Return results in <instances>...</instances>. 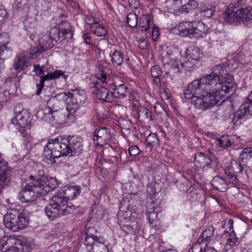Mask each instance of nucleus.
<instances>
[{
  "label": "nucleus",
  "mask_w": 252,
  "mask_h": 252,
  "mask_svg": "<svg viewBox=\"0 0 252 252\" xmlns=\"http://www.w3.org/2000/svg\"><path fill=\"white\" fill-rule=\"evenodd\" d=\"M233 80L225 65L217 64L212 68L211 73L189 84L184 96L191 99L195 108L206 111L218 104L225 94L235 91Z\"/></svg>",
  "instance_id": "nucleus-1"
},
{
  "label": "nucleus",
  "mask_w": 252,
  "mask_h": 252,
  "mask_svg": "<svg viewBox=\"0 0 252 252\" xmlns=\"http://www.w3.org/2000/svg\"><path fill=\"white\" fill-rule=\"evenodd\" d=\"M83 140L78 136H69L67 137L59 136L55 139H50L45 146L43 155L51 161L56 162V158L69 154L71 156L80 155L83 150Z\"/></svg>",
  "instance_id": "nucleus-2"
},
{
  "label": "nucleus",
  "mask_w": 252,
  "mask_h": 252,
  "mask_svg": "<svg viewBox=\"0 0 252 252\" xmlns=\"http://www.w3.org/2000/svg\"><path fill=\"white\" fill-rule=\"evenodd\" d=\"M80 192L79 186L65 187L61 189L45 208V213L49 219L53 220L73 213L75 207L68 200L73 199Z\"/></svg>",
  "instance_id": "nucleus-3"
},
{
  "label": "nucleus",
  "mask_w": 252,
  "mask_h": 252,
  "mask_svg": "<svg viewBox=\"0 0 252 252\" xmlns=\"http://www.w3.org/2000/svg\"><path fill=\"white\" fill-rule=\"evenodd\" d=\"M184 54L185 57H182L179 62L175 59L171 60L170 62L164 63V59H162L163 63L166 65L165 68L167 69L166 74L173 76L179 72L181 68L187 71L191 70L198 64L203 57L201 50L195 46L189 47Z\"/></svg>",
  "instance_id": "nucleus-4"
},
{
  "label": "nucleus",
  "mask_w": 252,
  "mask_h": 252,
  "mask_svg": "<svg viewBox=\"0 0 252 252\" xmlns=\"http://www.w3.org/2000/svg\"><path fill=\"white\" fill-rule=\"evenodd\" d=\"M224 19L229 24L242 23L248 26L252 22V8L238 2L230 4L225 11Z\"/></svg>",
  "instance_id": "nucleus-5"
},
{
  "label": "nucleus",
  "mask_w": 252,
  "mask_h": 252,
  "mask_svg": "<svg viewBox=\"0 0 252 252\" xmlns=\"http://www.w3.org/2000/svg\"><path fill=\"white\" fill-rule=\"evenodd\" d=\"M29 220V212L26 210L19 212L17 210H11L3 217L5 227L13 232H17L27 227Z\"/></svg>",
  "instance_id": "nucleus-6"
},
{
  "label": "nucleus",
  "mask_w": 252,
  "mask_h": 252,
  "mask_svg": "<svg viewBox=\"0 0 252 252\" xmlns=\"http://www.w3.org/2000/svg\"><path fill=\"white\" fill-rule=\"evenodd\" d=\"M179 34L181 37L191 38H202L209 33L208 26L201 21L186 22L179 26Z\"/></svg>",
  "instance_id": "nucleus-7"
},
{
  "label": "nucleus",
  "mask_w": 252,
  "mask_h": 252,
  "mask_svg": "<svg viewBox=\"0 0 252 252\" xmlns=\"http://www.w3.org/2000/svg\"><path fill=\"white\" fill-rule=\"evenodd\" d=\"M62 102L56 97L50 98L47 102V106L37 113V116L47 122L56 121L57 123H63L65 122L72 121L73 120H59L61 114L60 109Z\"/></svg>",
  "instance_id": "nucleus-8"
},
{
  "label": "nucleus",
  "mask_w": 252,
  "mask_h": 252,
  "mask_svg": "<svg viewBox=\"0 0 252 252\" xmlns=\"http://www.w3.org/2000/svg\"><path fill=\"white\" fill-rule=\"evenodd\" d=\"M16 239L14 236H4L0 239V251L2 252H29L32 247L24 238Z\"/></svg>",
  "instance_id": "nucleus-9"
},
{
  "label": "nucleus",
  "mask_w": 252,
  "mask_h": 252,
  "mask_svg": "<svg viewBox=\"0 0 252 252\" xmlns=\"http://www.w3.org/2000/svg\"><path fill=\"white\" fill-rule=\"evenodd\" d=\"M99 83L106 85H108L109 89L113 90L112 95L119 99L125 98L128 94V88L124 84L116 85L112 82V77L103 70H99L95 75Z\"/></svg>",
  "instance_id": "nucleus-10"
},
{
  "label": "nucleus",
  "mask_w": 252,
  "mask_h": 252,
  "mask_svg": "<svg viewBox=\"0 0 252 252\" xmlns=\"http://www.w3.org/2000/svg\"><path fill=\"white\" fill-rule=\"evenodd\" d=\"M62 97L66 101V110L68 114L73 115L86 101V96L83 91L72 90L67 93L61 94Z\"/></svg>",
  "instance_id": "nucleus-11"
},
{
  "label": "nucleus",
  "mask_w": 252,
  "mask_h": 252,
  "mask_svg": "<svg viewBox=\"0 0 252 252\" xmlns=\"http://www.w3.org/2000/svg\"><path fill=\"white\" fill-rule=\"evenodd\" d=\"M28 181L32 183H37L36 186L45 190L44 192H50L58 186L56 179L45 176L44 171L42 169L38 170L35 175H30Z\"/></svg>",
  "instance_id": "nucleus-12"
},
{
  "label": "nucleus",
  "mask_w": 252,
  "mask_h": 252,
  "mask_svg": "<svg viewBox=\"0 0 252 252\" xmlns=\"http://www.w3.org/2000/svg\"><path fill=\"white\" fill-rule=\"evenodd\" d=\"M37 183L29 182L28 185L22 188L19 192L18 197L22 203H30L35 201L37 197L44 195L48 192L36 186Z\"/></svg>",
  "instance_id": "nucleus-13"
},
{
  "label": "nucleus",
  "mask_w": 252,
  "mask_h": 252,
  "mask_svg": "<svg viewBox=\"0 0 252 252\" xmlns=\"http://www.w3.org/2000/svg\"><path fill=\"white\" fill-rule=\"evenodd\" d=\"M15 117L11 119V123L14 125H18L19 126H27L31 128V120L28 123L30 114L27 110L16 108L14 111Z\"/></svg>",
  "instance_id": "nucleus-14"
},
{
  "label": "nucleus",
  "mask_w": 252,
  "mask_h": 252,
  "mask_svg": "<svg viewBox=\"0 0 252 252\" xmlns=\"http://www.w3.org/2000/svg\"><path fill=\"white\" fill-rule=\"evenodd\" d=\"M173 2L177 7L176 12L182 14H187L198 6L195 0H173Z\"/></svg>",
  "instance_id": "nucleus-15"
},
{
  "label": "nucleus",
  "mask_w": 252,
  "mask_h": 252,
  "mask_svg": "<svg viewBox=\"0 0 252 252\" xmlns=\"http://www.w3.org/2000/svg\"><path fill=\"white\" fill-rule=\"evenodd\" d=\"M84 243L87 247H90L93 252H108L106 245L96 237L87 235Z\"/></svg>",
  "instance_id": "nucleus-16"
},
{
  "label": "nucleus",
  "mask_w": 252,
  "mask_h": 252,
  "mask_svg": "<svg viewBox=\"0 0 252 252\" xmlns=\"http://www.w3.org/2000/svg\"><path fill=\"white\" fill-rule=\"evenodd\" d=\"M94 140L99 146L109 143L112 137L109 130L104 127L96 128L94 131Z\"/></svg>",
  "instance_id": "nucleus-17"
},
{
  "label": "nucleus",
  "mask_w": 252,
  "mask_h": 252,
  "mask_svg": "<svg viewBox=\"0 0 252 252\" xmlns=\"http://www.w3.org/2000/svg\"><path fill=\"white\" fill-rule=\"evenodd\" d=\"M212 160L209 156L203 153L195 154L194 157V164L197 168L202 169L203 170L210 168Z\"/></svg>",
  "instance_id": "nucleus-18"
},
{
  "label": "nucleus",
  "mask_w": 252,
  "mask_h": 252,
  "mask_svg": "<svg viewBox=\"0 0 252 252\" xmlns=\"http://www.w3.org/2000/svg\"><path fill=\"white\" fill-rule=\"evenodd\" d=\"M11 178V168L9 166L0 169V194L4 188L10 184Z\"/></svg>",
  "instance_id": "nucleus-19"
},
{
  "label": "nucleus",
  "mask_w": 252,
  "mask_h": 252,
  "mask_svg": "<svg viewBox=\"0 0 252 252\" xmlns=\"http://www.w3.org/2000/svg\"><path fill=\"white\" fill-rule=\"evenodd\" d=\"M215 228L212 226H209L202 232V234L198 238L199 243H203L205 246L207 244L214 243L216 239L214 235Z\"/></svg>",
  "instance_id": "nucleus-20"
},
{
  "label": "nucleus",
  "mask_w": 252,
  "mask_h": 252,
  "mask_svg": "<svg viewBox=\"0 0 252 252\" xmlns=\"http://www.w3.org/2000/svg\"><path fill=\"white\" fill-rule=\"evenodd\" d=\"M227 225L229 228V233L226 236L227 239L226 241L225 247L226 249H231L234 247L238 242V238L236 236L235 233L233 229V220L229 219L228 221Z\"/></svg>",
  "instance_id": "nucleus-21"
},
{
  "label": "nucleus",
  "mask_w": 252,
  "mask_h": 252,
  "mask_svg": "<svg viewBox=\"0 0 252 252\" xmlns=\"http://www.w3.org/2000/svg\"><path fill=\"white\" fill-rule=\"evenodd\" d=\"M251 111L249 110V106L246 107L243 104L241 105L240 109L237 111L233 116L232 122L234 125H240L242 121L245 120L246 116Z\"/></svg>",
  "instance_id": "nucleus-22"
},
{
  "label": "nucleus",
  "mask_w": 252,
  "mask_h": 252,
  "mask_svg": "<svg viewBox=\"0 0 252 252\" xmlns=\"http://www.w3.org/2000/svg\"><path fill=\"white\" fill-rule=\"evenodd\" d=\"M12 66L14 69L19 73L28 67V62L25 56L19 55L14 58Z\"/></svg>",
  "instance_id": "nucleus-23"
},
{
  "label": "nucleus",
  "mask_w": 252,
  "mask_h": 252,
  "mask_svg": "<svg viewBox=\"0 0 252 252\" xmlns=\"http://www.w3.org/2000/svg\"><path fill=\"white\" fill-rule=\"evenodd\" d=\"M98 88L96 93V96L98 99L111 102L113 101L112 93L109 94L108 91V85Z\"/></svg>",
  "instance_id": "nucleus-24"
},
{
  "label": "nucleus",
  "mask_w": 252,
  "mask_h": 252,
  "mask_svg": "<svg viewBox=\"0 0 252 252\" xmlns=\"http://www.w3.org/2000/svg\"><path fill=\"white\" fill-rule=\"evenodd\" d=\"M211 185L216 190L221 192L226 191L228 188L225 180L220 176H216L212 179Z\"/></svg>",
  "instance_id": "nucleus-25"
},
{
  "label": "nucleus",
  "mask_w": 252,
  "mask_h": 252,
  "mask_svg": "<svg viewBox=\"0 0 252 252\" xmlns=\"http://www.w3.org/2000/svg\"><path fill=\"white\" fill-rule=\"evenodd\" d=\"M109 56L111 63L114 67L121 66L124 62V55L119 50L111 51L109 53Z\"/></svg>",
  "instance_id": "nucleus-26"
},
{
  "label": "nucleus",
  "mask_w": 252,
  "mask_h": 252,
  "mask_svg": "<svg viewBox=\"0 0 252 252\" xmlns=\"http://www.w3.org/2000/svg\"><path fill=\"white\" fill-rule=\"evenodd\" d=\"M246 166V165L239 161V160L238 161L233 160L231 161L230 165L228 166L226 170H227V173L238 174L243 171Z\"/></svg>",
  "instance_id": "nucleus-27"
},
{
  "label": "nucleus",
  "mask_w": 252,
  "mask_h": 252,
  "mask_svg": "<svg viewBox=\"0 0 252 252\" xmlns=\"http://www.w3.org/2000/svg\"><path fill=\"white\" fill-rule=\"evenodd\" d=\"M153 26V22L150 16L148 15H142L139 21V27L141 31L148 32Z\"/></svg>",
  "instance_id": "nucleus-28"
},
{
  "label": "nucleus",
  "mask_w": 252,
  "mask_h": 252,
  "mask_svg": "<svg viewBox=\"0 0 252 252\" xmlns=\"http://www.w3.org/2000/svg\"><path fill=\"white\" fill-rule=\"evenodd\" d=\"M91 30L94 34L98 36L105 37L107 35L108 32L106 28L98 22H95L94 24L90 26Z\"/></svg>",
  "instance_id": "nucleus-29"
},
{
  "label": "nucleus",
  "mask_w": 252,
  "mask_h": 252,
  "mask_svg": "<svg viewBox=\"0 0 252 252\" xmlns=\"http://www.w3.org/2000/svg\"><path fill=\"white\" fill-rule=\"evenodd\" d=\"M137 113L138 119L148 122L152 120L151 112L146 108L139 106L137 109Z\"/></svg>",
  "instance_id": "nucleus-30"
},
{
  "label": "nucleus",
  "mask_w": 252,
  "mask_h": 252,
  "mask_svg": "<svg viewBox=\"0 0 252 252\" xmlns=\"http://www.w3.org/2000/svg\"><path fill=\"white\" fill-rule=\"evenodd\" d=\"M146 146L151 150L152 148H158L159 147V140L158 135L155 133L150 134L147 137Z\"/></svg>",
  "instance_id": "nucleus-31"
},
{
  "label": "nucleus",
  "mask_w": 252,
  "mask_h": 252,
  "mask_svg": "<svg viewBox=\"0 0 252 252\" xmlns=\"http://www.w3.org/2000/svg\"><path fill=\"white\" fill-rule=\"evenodd\" d=\"M252 157V147H248L244 148L241 152L239 157V161L246 165L247 162Z\"/></svg>",
  "instance_id": "nucleus-32"
},
{
  "label": "nucleus",
  "mask_w": 252,
  "mask_h": 252,
  "mask_svg": "<svg viewBox=\"0 0 252 252\" xmlns=\"http://www.w3.org/2000/svg\"><path fill=\"white\" fill-rule=\"evenodd\" d=\"M216 144L220 148L226 149L231 146L232 143L229 136L223 135L216 140Z\"/></svg>",
  "instance_id": "nucleus-33"
},
{
  "label": "nucleus",
  "mask_w": 252,
  "mask_h": 252,
  "mask_svg": "<svg viewBox=\"0 0 252 252\" xmlns=\"http://www.w3.org/2000/svg\"><path fill=\"white\" fill-rule=\"evenodd\" d=\"M152 76L153 78L154 83L157 85L160 84L159 77L161 76L162 71L159 66L156 65L153 66L150 70Z\"/></svg>",
  "instance_id": "nucleus-34"
},
{
  "label": "nucleus",
  "mask_w": 252,
  "mask_h": 252,
  "mask_svg": "<svg viewBox=\"0 0 252 252\" xmlns=\"http://www.w3.org/2000/svg\"><path fill=\"white\" fill-rule=\"evenodd\" d=\"M53 42L54 41L51 40L50 37L49 39H48V38L45 36L41 38L39 40V44L43 51H46L52 48L55 45Z\"/></svg>",
  "instance_id": "nucleus-35"
},
{
  "label": "nucleus",
  "mask_w": 252,
  "mask_h": 252,
  "mask_svg": "<svg viewBox=\"0 0 252 252\" xmlns=\"http://www.w3.org/2000/svg\"><path fill=\"white\" fill-rule=\"evenodd\" d=\"M53 80L50 72L47 74L40 76V79L39 84H37L38 90L36 93L37 95H39L41 93V91L44 87V83L45 81Z\"/></svg>",
  "instance_id": "nucleus-36"
},
{
  "label": "nucleus",
  "mask_w": 252,
  "mask_h": 252,
  "mask_svg": "<svg viewBox=\"0 0 252 252\" xmlns=\"http://www.w3.org/2000/svg\"><path fill=\"white\" fill-rule=\"evenodd\" d=\"M122 230L126 235L136 234L138 232V227L136 224H134L133 225H130L129 224L124 225L122 227Z\"/></svg>",
  "instance_id": "nucleus-37"
},
{
  "label": "nucleus",
  "mask_w": 252,
  "mask_h": 252,
  "mask_svg": "<svg viewBox=\"0 0 252 252\" xmlns=\"http://www.w3.org/2000/svg\"><path fill=\"white\" fill-rule=\"evenodd\" d=\"M127 23L129 27L135 28L138 24V18L134 13H129L127 15Z\"/></svg>",
  "instance_id": "nucleus-38"
},
{
  "label": "nucleus",
  "mask_w": 252,
  "mask_h": 252,
  "mask_svg": "<svg viewBox=\"0 0 252 252\" xmlns=\"http://www.w3.org/2000/svg\"><path fill=\"white\" fill-rule=\"evenodd\" d=\"M60 30L58 26H55L52 28L49 32V37L54 42H56L60 38Z\"/></svg>",
  "instance_id": "nucleus-39"
},
{
  "label": "nucleus",
  "mask_w": 252,
  "mask_h": 252,
  "mask_svg": "<svg viewBox=\"0 0 252 252\" xmlns=\"http://www.w3.org/2000/svg\"><path fill=\"white\" fill-rule=\"evenodd\" d=\"M215 10V8L214 6L207 8L203 7L200 9V13L201 16L209 18L213 16Z\"/></svg>",
  "instance_id": "nucleus-40"
},
{
  "label": "nucleus",
  "mask_w": 252,
  "mask_h": 252,
  "mask_svg": "<svg viewBox=\"0 0 252 252\" xmlns=\"http://www.w3.org/2000/svg\"><path fill=\"white\" fill-rule=\"evenodd\" d=\"M225 173L227 176L228 182L229 184H231L233 185H237L238 184V181L237 178L236 174H230L227 173V170H225Z\"/></svg>",
  "instance_id": "nucleus-41"
},
{
  "label": "nucleus",
  "mask_w": 252,
  "mask_h": 252,
  "mask_svg": "<svg viewBox=\"0 0 252 252\" xmlns=\"http://www.w3.org/2000/svg\"><path fill=\"white\" fill-rule=\"evenodd\" d=\"M204 245L203 243H199L198 239L196 243H195L191 248V251L190 250L189 252H202V247Z\"/></svg>",
  "instance_id": "nucleus-42"
},
{
  "label": "nucleus",
  "mask_w": 252,
  "mask_h": 252,
  "mask_svg": "<svg viewBox=\"0 0 252 252\" xmlns=\"http://www.w3.org/2000/svg\"><path fill=\"white\" fill-rule=\"evenodd\" d=\"M62 34L63 36V38H71L73 36V33L71 31V29L69 26H68L67 29L63 30L62 31Z\"/></svg>",
  "instance_id": "nucleus-43"
},
{
  "label": "nucleus",
  "mask_w": 252,
  "mask_h": 252,
  "mask_svg": "<svg viewBox=\"0 0 252 252\" xmlns=\"http://www.w3.org/2000/svg\"><path fill=\"white\" fill-rule=\"evenodd\" d=\"M9 38L8 35L6 33H3L0 34V45H5L9 42Z\"/></svg>",
  "instance_id": "nucleus-44"
},
{
  "label": "nucleus",
  "mask_w": 252,
  "mask_h": 252,
  "mask_svg": "<svg viewBox=\"0 0 252 252\" xmlns=\"http://www.w3.org/2000/svg\"><path fill=\"white\" fill-rule=\"evenodd\" d=\"M128 152L130 155L135 156L138 155L140 151L137 146L134 145L129 148Z\"/></svg>",
  "instance_id": "nucleus-45"
},
{
  "label": "nucleus",
  "mask_w": 252,
  "mask_h": 252,
  "mask_svg": "<svg viewBox=\"0 0 252 252\" xmlns=\"http://www.w3.org/2000/svg\"><path fill=\"white\" fill-rule=\"evenodd\" d=\"M246 107L249 106V110L252 113V91L248 96L247 101L243 104Z\"/></svg>",
  "instance_id": "nucleus-46"
},
{
  "label": "nucleus",
  "mask_w": 252,
  "mask_h": 252,
  "mask_svg": "<svg viewBox=\"0 0 252 252\" xmlns=\"http://www.w3.org/2000/svg\"><path fill=\"white\" fill-rule=\"evenodd\" d=\"M85 22L87 24L91 26L94 24L96 22H95V19L93 16L91 14L85 15Z\"/></svg>",
  "instance_id": "nucleus-47"
},
{
  "label": "nucleus",
  "mask_w": 252,
  "mask_h": 252,
  "mask_svg": "<svg viewBox=\"0 0 252 252\" xmlns=\"http://www.w3.org/2000/svg\"><path fill=\"white\" fill-rule=\"evenodd\" d=\"M149 215L148 219L150 223H153V221L157 219V213L155 211H151L148 212Z\"/></svg>",
  "instance_id": "nucleus-48"
},
{
  "label": "nucleus",
  "mask_w": 252,
  "mask_h": 252,
  "mask_svg": "<svg viewBox=\"0 0 252 252\" xmlns=\"http://www.w3.org/2000/svg\"><path fill=\"white\" fill-rule=\"evenodd\" d=\"M151 28H152V38L154 41H156L158 37L159 36V32L158 28L156 26H153Z\"/></svg>",
  "instance_id": "nucleus-49"
},
{
  "label": "nucleus",
  "mask_w": 252,
  "mask_h": 252,
  "mask_svg": "<svg viewBox=\"0 0 252 252\" xmlns=\"http://www.w3.org/2000/svg\"><path fill=\"white\" fill-rule=\"evenodd\" d=\"M83 38L87 44H90L91 42L93 36L90 33H85L83 34Z\"/></svg>",
  "instance_id": "nucleus-50"
},
{
  "label": "nucleus",
  "mask_w": 252,
  "mask_h": 252,
  "mask_svg": "<svg viewBox=\"0 0 252 252\" xmlns=\"http://www.w3.org/2000/svg\"><path fill=\"white\" fill-rule=\"evenodd\" d=\"M133 96H129V107H131L132 109H134L138 105L139 103L135 99L133 98Z\"/></svg>",
  "instance_id": "nucleus-51"
},
{
  "label": "nucleus",
  "mask_w": 252,
  "mask_h": 252,
  "mask_svg": "<svg viewBox=\"0 0 252 252\" xmlns=\"http://www.w3.org/2000/svg\"><path fill=\"white\" fill-rule=\"evenodd\" d=\"M8 166V162L5 160L2 154L0 152V169Z\"/></svg>",
  "instance_id": "nucleus-52"
},
{
  "label": "nucleus",
  "mask_w": 252,
  "mask_h": 252,
  "mask_svg": "<svg viewBox=\"0 0 252 252\" xmlns=\"http://www.w3.org/2000/svg\"><path fill=\"white\" fill-rule=\"evenodd\" d=\"M8 52V49L6 45H3L0 46V57H5V54Z\"/></svg>",
  "instance_id": "nucleus-53"
},
{
  "label": "nucleus",
  "mask_w": 252,
  "mask_h": 252,
  "mask_svg": "<svg viewBox=\"0 0 252 252\" xmlns=\"http://www.w3.org/2000/svg\"><path fill=\"white\" fill-rule=\"evenodd\" d=\"M33 71L35 72L37 75H40L44 73V70L40 67L39 65H34Z\"/></svg>",
  "instance_id": "nucleus-54"
},
{
  "label": "nucleus",
  "mask_w": 252,
  "mask_h": 252,
  "mask_svg": "<svg viewBox=\"0 0 252 252\" xmlns=\"http://www.w3.org/2000/svg\"><path fill=\"white\" fill-rule=\"evenodd\" d=\"M51 74L52 79L59 78L61 76L63 75V72L59 70H57L54 72H50Z\"/></svg>",
  "instance_id": "nucleus-55"
},
{
  "label": "nucleus",
  "mask_w": 252,
  "mask_h": 252,
  "mask_svg": "<svg viewBox=\"0 0 252 252\" xmlns=\"http://www.w3.org/2000/svg\"><path fill=\"white\" fill-rule=\"evenodd\" d=\"M6 15V11L5 10H0V23H3Z\"/></svg>",
  "instance_id": "nucleus-56"
},
{
  "label": "nucleus",
  "mask_w": 252,
  "mask_h": 252,
  "mask_svg": "<svg viewBox=\"0 0 252 252\" xmlns=\"http://www.w3.org/2000/svg\"><path fill=\"white\" fill-rule=\"evenodd\" d=\"M29 129L28 127L27 126H19V130L21 133L22 135L24 137L27 134L26 129Z\"/></svg>",
  "instance_id": "nucleus-57"
},
{
  "label": "nucleus",
  "mask_w": 252,
  "mask_h": 252,
  "mask_svg": "<svg viewBox=\"0 0 252 252\" xmlns=\"http://www.w3.org/2000/svg\"><path fill=\"white\" fill-rule=\"evenodd\" d=\"M202 252H218L216 250L211 247H208L206 246H204V250Z\"/></svg>",
  "instance_id": "nucleus-58"
},
{
  "label": "nucleus",
  "mask_w": 252,
  "mask_h": 252,
  "mask_svg": "<svg viewBox=\"0 0 252 252\" xmlns=\"http://www.w3.org/2000/svg\"><path fill=\"white\" fill-rule=\"evenodd\" d=\"M147 44V42H143L142 43H139L138 47L141 50H144L146 48Z\"/></svg>",
  "instance_id": "nucleus-59"
},
{
  "label": "nucleus",
  "mask_w": 252,
  "mask_h": 252,
  "mask_svg": "<svg viewBox=\"0 0 252 252\" xmlns=\"http://www.w3.org/2000/svg\"><path fill=\"white\" fill-rule=\"evenodd\" d=\"M4 68V59L0 57V69Z\"/></svg>",
  "instance_id": "nucleus-60"
},
{
  "label": "nucleus",
  "mask_w": 252,
  "mask_h": 252,
  "mask_svg": "<svg viewBox=\"0 0 252 252\" xmlns=\"http://www.w3.org/2000/svg\"><path fill=\"white\" fill-rule=\"evenodd\" d=\"M161 97L162 98V99H168L169 98V96L168 95L165 93H164V94H161Z\"/></svg>",
  "instance_id": "nucleus-61"
},
{
  "label": "nucleus",
  "mask_w": 252,
  "mask_h": 252,
  "mask_svg": "<svg viewBox=\"0 0 252 252\" xmlns=\"http://www.w3.org/2000/svg\"><path fill=\"white\" fill-rule=\"evenodd\" d=\"M138 43H142L143 42H147L146 40V39L145 38H143V37H141L138 40Z\"/></svg>",
  "instance_id": "nucleus-62"
},
{
  "label": "nucleus",
  "mask_w": 252,
  "mask_h": 252,
  "mask_svg": "<svg viewBox=\"0 0 252 252\" xmlns=\"http://www.w3.org/2000/svg\"><path fill=\"white\" fill-rule=\"evenodd\" d=\"M163 252H177L176 250H171V249H168L167 250Z\"/></svg>",
  "instance_id": "nucleus-63"
},
{
  "label": "nucleus",
  "mask_w": 252,
  "mask_h": 252,
  "mask_svg": "<svg viewBox=\"0 0 252 252\" xmlns=\"http://www.w3.org/2000/svg\"><path fill=\"white\" fill-rule=\"evenodd\" d=\"M121 212H120V213H118V215L119 219L121 221L122 220V219H121Z\"/></svg>",
  "instance_id": "nucleus-64"
}]
</instances>
